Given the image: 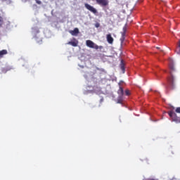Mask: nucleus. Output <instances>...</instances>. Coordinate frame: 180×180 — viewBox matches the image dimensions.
<instances>
[{"instance_id": "obj_2", "label": "nucleus", "mask_w": 180, "mask_h": 180, "mask_svg": "<svg viewBox=\"0 0 180 180\" xmlns=\"http://www.w3.org/2000/svg\"><path fill=\"white\" fill-rule=\"evenodd\" d=\"M86 46L93 49H103V46H98L94 42L91 41V40H87L86 41Z\"/></svg>"}, {"instance_id": "obj_22", "label": "nucleus", "mask_w": 180, "mask_h": 180, "mask_svg": "<svg viewBox=\"0 0 180 180\" xmlns=\"http://www.w3.org/2000/svg\"><path fill=\"white\" fill-rule=\"evenodd\" d=\"M160 51H161L162 53H164V50H160Z\"/></svg>"}, {"instance_id": "obj_18", "label": "nucleus", "mask_w": 180, "mask_h": 180, "mask_svg": "<svg viewBox=\"0 0 180 180\" xmlns=\"http://www.w3.org/2000/svg\"><path fill=\"white\" fill-rule=\"evenodd\" d=\"M169 68L172 69V70H174V66H173V65H171L169 66Z\"/></svg>"}, {"instance_id": "obj_6", "label": "nucleus", "mask_w": 180, "mask_h": 180, "mask_svg": "<svg viewBox=\"0 0 180 180\" xmlns=\"http://www.w3.org/2000/svg\"><path fill=\"white\" fill-rule=\"evenodd\" d=\"M174 81V76L172 74H170V76L168 78V83L170 86H173Z\"/></svg>"}, {"instance_id": "obj_16", "label": "nucleus", "mask_w": 180, "mask_h": 180, "mask_svg": "<svg viewBox=\"0 0 180 180\" xmlns=\"http://www.w3.org/2000/svg\"><path fill=\"white\" fill-rule=\"evenodd\" d=\"M175 112L180 114V107H178L177 108H176Z\"/></svg>"}, {"instance_id": "obj_11", "label": "nucleus", "mask_w": 180, "mask_h": 180, "mask_svg": "<svg viewBox=\"0 0 180 180\" xmlns=\"http://www.w3.org/2000/svg\"><path fill=\"white\" fill-rule=\"evenodd\" d=\"M120 69H121L122 72H123V73H124L125 68H124V60L120 61Z\"/></svg>"}, {"instance_id": "obj_9", "label": "nucleus", "mask_w": 180, "mask_h": 180, "mask_svg": "<svg viewBox=\"0 0 180 180\" xmlns=\"http://www.w3.org/2000/svg\"><path fill=\"white\" fill-rule=\"evenodd\" d=\"M6 54H8V51L6 50L0 51V58H3L4 56Z\"/></svg>"}, {"instance_id": "obj_13", "label": "nucleus", "mask_w": 180, "mask_h": 180, "mask_svg": "<svg viewBox=\"0 0 180 180\" xmlns=\"http://www.w3.org/2000/svg\"><path fill=\"white\" fill-rule=\"evenodd\" d=\"M4 22V18L2 16H0V27L3 25Z\"/></svg>"}, {"instance_id": "obj_17", "label": "nucleus", "mask_w": 180, "mask_h": 180, "mask_svg": "<svg viewBox=\"0 0 180 180\" xmlns=\"http://www.w3.org/2000/svg\"><path fill=\"white\" fill-rule=\"evenodd\" d=\"M35 2H37V4L39 5L41 4V1H40V0H35Z\"/></svg>"}, {"instance_id": "obj_4", "label": "nucleus", "mask_w": 180, "mask_h": 180, "mask_svg": "<svg viewBox=\"0 0 180 180\" xmlns=\"http://www.w3.org/2000/svg\"><path fill=\"white\" fill-rule=\"evenodd\" d=\"M84 7H86V8L89 11L93 13L94 15H96L98 12L96 8H95L94 7H93L92 6H91L90 4H84Z\"/></svg>"}, {"instance_id": "obj_8", "label": "nucleus", "mask_w": 180, "mask_h": 180, "mask_svg": "<svg viewBox=\"0 0 180 180\" xmlns=\"http://www.w3.org/2000/svg\"><path fill=\"white\" fill-rule=\"evenodd\" d=\"M79 32V30L77 27H75L73 30L70 31V33L71 35H77Z\"/></svg>"}, {"instance_id": "obj_1", "label": "nucleus", "mask_w": 180, "mask_h": 180, "mask_svg": "<svg viewBox=\"0 0 180 180\" xmlns=\"http://www.w3.org/2000/svg\"><path fill=\"white\" fill-rule=\"evenodd\" d=\"M168 115H169L170 119H172V122H174L176 123L180 122V119L179 117H177V115L174 111H173V110L168 111Z\"/></svg>"}, {"instance_id": "obj_12", "label": "nucleus", "mask_w": 180, "mask_h": 180, "mask_svg": "<svg viewBox=\"0 0 180 180\" xmlns=\"http://www.w3.org/2000/svg\"><path fill=\"white\" fill-rule=\"evenodd\" d=\"M118 94L120 96H123L124 95V89H122V87H120V89L118 90Z\"/></svg>"}, {"instance_id": "obj_5", "label": "nucleus", "mask_w": 180, "mask_h": 180, "mask_svg": "<svg viewBox=\"0 0 180 180\" xmlns=\"http://www.w3.org/2000/svg\"><path fill=\"white\" fill-rule=\"evenodd\" d=\"M97 4H98L101 7H106L108 6V0H96Z\"/></svg>"}, {"instance_id": "obj_23", "label": "nucleus", "mask_w": 180, "mask_h": 180, "mask_svg": "<svg viewBox=\"0 0 180 180\" xmlns=\"http://www.w3.org/2000/svg\"><path fill=\"white\" fill-rule=\"evenodd\" d=\"M148 180H155V179H149Z\"/></svg>"}, {"instance_id": "obj_3", "label": "nucleus", "mask_w": 180, "mask_h": 180, "mask_svg": "<svg viewBox=\"0 0 180 180\" xmlns=\"http://www.w3.org/2000/svg\"><path fill=\"white\" fill-rule=\"evenodd\" d=\"M127 31V26H124L123 27V32H121V34H122V37L120 38L121 46H123L124 41L126 39Z\"/></svg>"}, {"instance_id": "obj_7", "label": "nucleus", "mask_w": 180, "mask_h": 180, "mask_svg": "<svg viewBox=\"0 0 180 180\" xmlns=\"http://www.w3.org/2000/svg\"><path fill=\"white\" fill-rule=\"evenodd\" d=\"M107 41L109 44H113L114 39H113V37H112L111 34H107Z\"/></svg>"}, {"instance_id": "obj_20", "label": "nucleus", "mask_w": 180, "mask_h": 180, "mask_svg": "<svg viewBox=\"0 0 180 180\" xmlns=\"http://www.w3.org/2000/svg\"><path fill=\"white\" fill-rule=\"evenodd\" d=\"M156 49H160V47H159V46H157V47H156Z\"/></svg>"}, {"instance_id": "obj_19", "label": "nucleus", "mask_w": 180, "mask_h": 180, "mask_svg": "<svg viewBox=\"0 0 180 180\" xmlns=\"http://www.w3.org/2000/svg\"><path fill=\"white\" fill-rule=\"evenodd\" d=\"M117 103H120V104H121V103H122L121 100H118V101L117 102Z\"/></svg>"}, {"instance_id": "obj_21", "label": "nucleus", "mask_w": 180, "mask_h": 180, "mask_svg": "<svg viewBox=\"0 0 180 180\" xmlns=\"http://www.w3.org/2000/svg\"><path fill=\"white\" fill-rule=\"evenodd\" d=\"M179 47L180 48V41H179Z\"/></svg>"}, {"instance_id": "obj_14", "label": "nucleus", "mask_w": 180, "mask_h": 180, "mask_svg": "<svg viewBox=\"0 0 180 180\" xmlns=\"http://www.w3.org/2000/svg\"><path fill=\"white\" fill-rule=\"evenodd\" d=\"M94 26H96V28H99L101 26V24H100V22H97V23L94 24Z\"/></svg>"}, {"instance_id": "obj_15", "label": "nucleus", "mask_w": 180, "mask_h": 180, "mask_svg": "<svg viewBox=\"0 0 180 180\" xmlns=\"http://www.w3.org/2000/svg\"><path fill=\"white\" fill-rule=\"evenodd\" d=\"M125 95H126L127 96H129L130 95L129 91L128 89H127V90L125 91Z\"/></svg>"}, {"instance_id": "obj_10", "label": "nucleus", "mask_w": 180, "mask_h": 180, "mask_svg": "<svg viewBox=\"0 0 180 180\" xmlns=\"http://www.w3.org/2000/svg\"><path fill=\"white\" fill-rule=\"evenodd\" d=\"M68 44H70L71 46H72L73 47H76L78 46V41H69L68 42Z\"/></svg>"}]
</instances>
